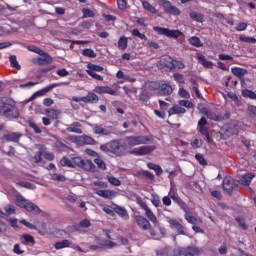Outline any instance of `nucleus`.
I'll return each instance as SVG.
<instances>
[{
	"label": "nucleus",
	"instance_id": "obj_1",
	"mask_svg": "<svg viewBox=\"0 0 256 256\" xmlns=\"http://www.w3.org/2000/svg\"><path fill=\"white\" fill-rule=\"evenodd\" d=\"M20 112L17 106V101L11 97H1L0 98V117L8 119V121H13L14 119H19Z\"/></svg>",
	"mask_w": 256,
	"mask_h": 256
},
{
	"label": "nucleus",
	"instance_id": "obj_2",
	"mask_svg": "<svg viewBox=\"0 0 256 256\" xmlns=\"http://www.w3.org/2000/svg\"><path fill=\"white\" fill-rule=\"evenodd\" d=\"M100 150L103 153L114 155V157H125L128 153L126 144L121 143L120 139H114L106 144L100 145Z\"/></svg>",
	"mask_w": 256,
	"mask_h": 256
},
{
	"label": "nucleus",
	"instance_id": "obj_3",
	"mask_svg": "<svg viewBox=\"0 0 256 256\" xmlns=\"http://www.w3.org/2000/svg\"><path fill=\"white\" fill-rule=\"evenodd\" d=\"M27 49L32 53L40 55V57L32 59L34 65H49L50 63H53V58L47 52L41 50L39 47L35 45H30L27 47Z\"/></svg>",
	"mask_w": 256,
	"mask_h": 256
},
{
	"label": "nucleus",
	"instance_id": "obj_4",
	"mask_svg": "<svg viewBox=\"0 0 256 256\" xmlns=\"http://www.w3.org/2000/svg\"><path fill=\"white\" fill-rule=\"evenodd\" d=\"M15 205L21 209H25L28 213H34V215H39L41 209L35 203L23 198V196H18L15 201Z\"/></svg>",
	"mask_w": 256,
	"mask_h": 256
},
{
	"label": "nucleus",
	"instance_id": "obj_5",
	"mask_svg": "<svg viewBox=\"0 0 256 256\" xmlns=\"http://www.w3.org/2000/svg\"><path fill=\"white\" fill-rule=\"evenodd\" d=\"M43 157L46 161H54L55 154L47 150V146L43 144L38 145V151L33 156V161L36 163H43Z\"/></svg>",
	"mask_w": 256,
	"mask_h": 256
},
{
	"label": "nucleus",
	"instance_id": "obj_6",
	"mask_svg": "<svg viewBox=\"0 0 256 256\" xmlns=\"http://www.w3.org/2000/svg\"><path fill=\"white\" fill-rule=\"evenodd\" d=\"M126 146L130 149L133 147H137L138 145H147L151 143L152 139L151 136H126L125 137Z\"/></svg>",
	"mask_w": 256,
	"mask_h": 256
},
{
	"label": "nucleus",
	"instance_id": "obj_7",
	"mask_svg": "<svg viewBox=\"0 0 256 256\" xmlns=\"http://www.w3.org/2000/svg\"><path fill=\"white\" fill-rule=\"evenodd\" d=\"M153 30L158 33V35H164L165 37H168L169 39H179L181 35H183V32L180 30H171L169 28H163L159 26H154Z\"/></svg>",
	"mask_w": 256,
	"mask_h": 256
},
{
	"label": "nucleus",
	"instance_id": "obj_8",
	"mask_svg": "<svg viewBox=\"0 0 256 256\" xmlns=\"http://www.w3.org/2000/svg\"><path fill=\"white\" fill-rule=\"evenodd\" d=\"M201 253H203V250H201L199 247L188 246L176 250L173 256H200Z\"/></svg>",
	"mask_w": 256,
	"mask_h": 256
},
{
	"label": "nucleus",
	"instance_id": "obj_9",
	"mask_svg": "<svg viewBox=\"0 0 256 256\" xmlns=\"http://www.w3.org/2000/svg\"><path fill=\"white\" fill-rule=\"evenodd\" d=\"M86 67V73L87 75H89V77H92V79H95L96 81H103V76L97 74L101 73V71L104 70L102 66L95 65L93 63H88Z\"/></svg>",
	"mask_w": 256,
	"mask_h": 256
},
{
	"label": "nucleus",
	"instance_id": "obj_10",
	"mask_svg": "<svg viewBox=\"0 0 256 256\" xmlns=\"http://www.w3.org/2000/svg\"><path fill=\"white\" fill-rule=\"evenodd\" d=\"M137 205H139V207L142 208L143 211H145V215L147 219L151 221V223H153L154 225H156V223H159V221L157 220V216L155 215V213H153V211L151 210V208H149L145 201H143L141 198H137Z\"/></svg>",
	"mask_w": 256,
	"mask_h": 256
},
{
	"label": "nucleus",
	"instance_id": "obj_11",
	"mask_svg": "<svg viewBox=\"0 0 256 256\" xmlns=\"http://www.w3.org/2000/svg\"><path fill=\"white\" fill-rule=\"evenodd\" d=\"M168 197L171 198L174 203H177L180 209L184 211V213H187V211H189V206H187V203H185V201H183V199L179 197V194H177V191L173 189V187L170 188L168 192Z\"/></svg>",
	"mask_w": 256,
	"mask_h": 256
},
{
	"label": "nucleus",
	"instance_id": "obj_12",
	"mask_svg": "<svg viewBox=\"0 0 256 256\" xmlns=\"http://www.w3.org/2000/svg\"><path fill=\"white\" fill-rule=\"evenodd\" d=\"M222 187L228 195H231L233 193V190L236 189V187H239V181L233 179L232 177L226 176L223 179Z\"/></svg>",
	"mask_w": 256,
	"mask_h": 256
},
{
	"label": "nucleus",
	"instance_id": "obj_13",
	"mask_svg": "<svg viewBox=\"0 0 256 256\" xmlns=\"http://www.w3.org/2000/svg\"><path fill=\"white\" fill-rule=\"evenodd\" d=\"M73 169L75 167H80V169H84L85 171H91V167H93V162L91 160H83L81 157L72 158Z\"/></svg>",
	"mask_w": 256,
	"mask_h": 256
},
{
	"label": "nucleus",
	"instance_id": "obj_14",
	"mask_svg": "<svg viewBox=\"0 0 256 256\" xmlns=\"http://www.w3.org/2000/svg\"><path fill=\"white\" fill-rule=\"evenodd\" d=\"M21 137H23L21 132H11L1 136L0 141H2V143H4V141H6V143H19Z\"/></svg>",
	"mask_w": 256,
	"mask_h": 256
},
{
	"label": "nucleus",
	"instance_id": "obj_15",
	"mask_svg": "<svg viewBox=\"0 0 256 256\" xmlns=\"http://www.w3.org/2000/svg\"><path fill=\"white\" fill-rule=\"evenodd\" d=\"M157 147L155 145L151 146H141L139 148H136L135 150L131 151L130 153L132 155H136V157H143L144 155H150V153H153Z\"/></svg>",
	"mask_w": 256,
	"mask_h": 256
},
{
	"label": "nucleus",
	"instance_id": "obj_16",
	"mask_svg": "<svg viewBox=\"0 0 256 256\" xmlns=\"http://www.w3.org/2000/svg\"><path fill=\"white\" fill-rule=\"evenodd\" d=\"M55 87H59V84L53 83V84H50V85L44 87V88L41 89V90L36 91V92L28 99V102H29V101H33L34 99H36V97H43V96L47 95V93H49V91H51L52 89H55Z\"/></svg>",
	"mask_w": 256,
	"mask_h": 256
},
{
	"label": "nucleus",
	"instance_id": "obj_17",
	"mask_svg": "<svg viewBox=\"0 0 256 256\" xmlns=\"http://www.w3.org/2000/svg\"><path fill=\"white\" fill-rule=\"evenodd\" d=\"M94 193L98 195L99 197H102L103 199H108L111 201V199H115L117 197L118 193L113 190H101L99 188L94 189Z\"/></svg>",
	"mask_w": 256,
	"mask_h": 256
},
{
	"label": "nucleus",
	"instance_id": "obj_18",
	"mask_svg": "<svg viewBox=\"0 0 256 256\" xmlns=\"http://www.w3.org/2000/svg\"><path fill=\"white\" fill-rule=\"evenodd\" d=\"M168 223L171 229H175L177 231L178 235H185V226L179 223L177 219H170L168 220Z\"/></svg>",
	"mask_w": 256,
	"mask_h": 256
},
{
	"label": "nucleus",
	"instance_id": "obj_19",
	"mask_svg": "<svg viewBox=\"0 0 256 256\" xmlns=\"http://www.w3.org/2000/svg\"><path fill=\"white\" fill-rule=\"evenodd\" d=\"M114 213H117L121 219H124V221H129V213L127 212V209L125 207L119 206L117 204H113Z\"/></svg>",
	"mask_w": 256,
	"mask_h": 256
},
{
	"label": "nucleus",
	"instance_id": "obj_20",
	"mask_svg": "<svg viewBox=\"0 0 256 256\" xmlns=\"http://www.w3.org/2000/svg\"><path fill=\"white\" fill-rule=\"evenodd\" d=\"M94 93H98V95H117V92H115V90L109 86H96L94 88Z\"/></svg>",
	"mask_w": 256,
	"mask_h": 256
},
{
	"label": "nucleus",
	"instance_id": "obj_21",
	"mask_svg": "<svg viewBox=\"0 0 256 256\" xmlns=\"http://www.w3.org/2000/svg\"><path fill=\"white\" fill-rule=\"evenodd\" d=\"M173 93V87L171 86V84H160V90L158 92V95H160V97H167L169 95H171Z\"/></svg>",
	"mask_w": 256,
	"mask_h": 256
},
{
	"label": "nucleus",
	"instance_id": "obj_22",
	"mask_svg": "<svg viewBox=\"0 0 256 256\" xmlns=\"http://www.w3.org/2000/svg\"><path fill=\"white\" fill-rule=\"evenodd\" d=\"M136 223L140 229L143 231H147L151 227V222L147 220V218L143 216H137L136 217Z\"/></svg>",
	"mask_w": 256,
	"mask_h": 256
},
{
	"label": "nucleus",
	"instance_id": "obj_23",
	"mask_svg": "<svg viewBox=\"0 0 256 256\" xmlns=\"http://www.w3.org/2000/svg\"><path fill=\"white\" fill-rule=\"evenodd\" d=\"M91 227V221L89 219H84L80 221L78 224L72 225V229L74 231H81V229H89Z\"/></svg>",
	"mask_w": 256,
	"mask_h": 256
},
{
	"label": "nucleus",
	"instance_id": "obj_24",
	"mask_svg": "<svg viewBox=\"0 0 256 256\" xmlns=\"http://www.w3.org/2000/svg\"><path fill=\"white\" fill-rule=\"evenodd\" d=\"M136 177H138V179H149V181L155 180V175L153 174V172H149L147 170L138 171L136 173Z\"/></svg>",
	"mask_w": 256,
	"mask_h": 256
},
{
	"label": "nucleus",
	"instance_id": "obj_25",
	"mask_svg": "<svg viewBox=\"0 0 256 256\" xmlns=\"http://www.w3.org/2000/svg\"><path fill=\"white\" fill-rule=\"evenodd\" d=\"M45 115L49 117V119H52L53 121H57L59 119V115H61V112L57 109H45Z\"/></svg>",
	"mask_w": 256,
	"mask_h": 256
},
{
	"label": "nucleus",
	"instance_id": "obj_26",
	"mask_svg": "<svg viewBox=\"0 0 256 256\" xmlns=\"http://www.w3.org/2000/svg\"><path fill=\"white\" fill-rule=\"evenodd\" d=\"M174 59L171 56H166L162 59V65L169 69L170 71H175V66L173 65Z\"/></svg>",
	"mask_w": 256,
	"mask_h": 256
},
{
	"label": "nucleus",
	"instance_id": "obj_27",
	"mask_svg": "<svg viewBox=\"0 0 256 256\" xmlns=\"http://www.w3.org/2000/svg\"><path fill=\"white\" fill-rule=\"evenodd\" d=\"M93 133H95V135H103L108 137L109 135H111L112 132L103 128L100 125H95L93 128Z\"/></svg>",
	"mask_w": 256,
	"mask_h": 256
},
{
	"label": "nucleus",
	"instance_id": "obj_28",
	"mask_svg": "<svg viewBox=\"0 0 256 256\" xmlns=\"http://www.w3.org/2000/svg\"><path fill=\"white\" fill-rule=\"evenodd\" d=\"M186 111L185 108L175 105L168 110V115L169 117H171V115H183Z\"/></svg>",
	"mask_w": 256,
	"mask_h": 256
},
{
	"label": "nucleus",
	"instance_id": "obj_29",
	"mask_svg": "<svg viewBox=\"0 0 256 256\" xmlns=\"http://www.w3.org/2000/svg\"><path fill=\"white\" fill-rule=\"evenodd\" d=\"M231 71L235 77H238L239 79H243L245 75H247V69L245 68L233 67L231 68Z\"/></svg>",
	"mask_w": 256,
	"mask_h": 256
},
{
	"label": "nucleus",
	"instance_id": "obj_30",
	"mask_svg": "<svg viewBox=\"0 0 256 256\" xmlns=\"http://www.w3.org/2000/svg\"><path fill=\"white\" fill-rule=\"evenodd\" d=\"M254 178H255V174L246 173V174L242 175L241 183H242V185L249 187L251 185V181H253Z\"/></svg>",
	"mask_w": 256,
	"mask_h": 256
},
{
	"label": "nucleus",
	"instance_id": "obj_31",
	"mask_svg": "<svg viewBox=\"0 0 256 256\" xmlns=\"http://www.w3.org/2000/svg\"><path fill=\"white\" fill-rule=\"evenodd\" d=\"M79 142L84 145H97V140L87 135L81 136Z\"/></svg>",
	"mask_w": 256,
	"mask_h": 256
},
{
	"label": "nucleus",
	"instance_id": "obj_32",
	"mask_svg": "<svg viewBox=\"0 0 256 256\" xmlns=\"http://www.w3.org/2000/svg\"><path fill=\"white\" fill-rule=\"evenodd\" d=\"M99 96L93 92H89L87 96H84L83 103H97Z\"/></svg>",
	"mask_w": 256,
	"mask_h": 256
},
{
	"label": "nucleus",
	"instance_id": "obj_33",
	"mask_svg": "<svg viewBox=\"0 0 256 256\" xmlns=\"http://www.w3.org/2000/svg\"><path fill=\"white\" fill-rule=\"evenodd\" d=\"M67 247H71V241L67 239L62 240L61 242H56L54 244V249H56L57 251H59V249H66Z\"/></svg>",
	"mask_w": 256,
	"mask_h": 256
},
{
	"label": "nucleus",
	"instance_id": "obj_34",
	"mask_svg": "<svg viewBox=\"0 0 256 256\" xmlns=\"http://www.w3.org/2000/svg\"><path fill=\"white\" fill-rule=\"evenodd\" d=\"M189 17L192 19V21H196L197 23H203L205 19L203 14L197 12H190Z\"/></svg>",
	"mask_w": 256,
	"mask_h": 256
},
{
	"label": "nucleus",
	"instance_id": "obj_35",
	"mask_svg": "<svg viewBox=\"0 0 256 256\" xmlns=\"http://www.w3.org/2000/svg\"><path fill=\"white\" fill-rule=\"evenodd\" d=\"M77 127H81V124L79 122H74L71 127L67 128V131L69 133H77L78 135H81V133H83V130H81V128H77Z\"/></svg>",
	"mask_w": 256,
	"mask_h": 256
},
{
	"label": "nucleus",
	"instance_id": "obj_36",
	"mask_svg": "<svg viewBox=\"0 0 256 256\" xmlns=\"http://www.w3.org/2000/svg\"><path fill=\"white\" fill-rule=\"evenodd\" d=\"M128 44H129V40H127V37L122 36L118 40V49L120 51H125V49H127Z\"/></svg>",
	"mask_w": 256,
	"mask_h": 256
},
{
	"label": "nucleus",
	"instance_id": "obj_37",
	"mask_svg": "<svg viewBox=\"0 0 256 256\" xmlns=\"http://www.w3.org/2000/svg\"><path fill=\"white\" fill-rule=\"evenodd\" d=\"M9 61H10V66L13 67V69H17V71H21V65H19V62L17 61V56L10 55Z\"/></svg>",
	"mask_w": 256,
	"mask_h": 256
},
{
	"label": "nucleus",
	"instance_id": "obj_38",
	"mask_svg": "<svg viewBox=\"0 0 256 256\" xmlns=\"http://www.w3.org/2000/svg\"><path fill=\"white\" fill-rule=\"evenodd\" d=\"M188 42L193 47H203V43H201V39L197 36H192L190 39H188Z\"/></svg>",
	"mask_w": 256,
	"mask_h": 256
},
{
	"label": "nucleus",
	"instance_id": "obj_39",
	"mask_svg": "<svg viewBox=\"0 0 256 256\" xmlns=\"http://www.w3.org/2000/svg\"><path fill=\"white\" fill-rule=\"evenodd\" d=\"M142 7L146 11H149V13H157V9H155V6L151 5L148 1L142 0Z\"/></svg>",
	"mask_w": 256,
	"mask_h": 256
},
{
	"label": "nucleus",
	"instance_id": "obj_40",
	"mask_svg": "<svg viewBox=\"0 0 256 256\" xmlns=\"http://www.w3.org/2000/svg\"><path fill=\"white\" fill-rule=\"evenodd\" d=\"M184 219H186V221L190 223V225H197L198 223L197 218L189 214V210L185 212Z\"/></svg>",
	"mask_w": 256,
	"mask_h": 256
},
{
	"label": "nucleus",
	"instance_id": "obj_41",
	"mask_svg": "<svg viewBox=\"0 0 256 256\" xmlns=\"http://www.w3.org/2000/svg\"><path fill=\"white\" fill-rule=\"evenodd\" d=\"M242 97L245 99H256V93L249 89L242 90Z\"/></svg>",
	"mask_w": 256,
	"mask_h": 256
},
{
	"label": "nucleus",
	"instance_id": "obj_42",
	"mask_svg": "<svg viewBox=\"0 0 256 256\" xmlns=\"http://www.w3.org/2000/svg\"><path fill=\"white\" fill-rule=\"evenodd\" d=\"M239 41H241L242 43H249L251 45H255L256 38L255 37H247L245 35H240Z\"/></svg>",
	"mask_w": 256,
	"mask_h": 256
},
{
	"label": "nucleus",
	"instance_id": "obj_43",
	"mask_svg": "<svg viewBox=\"0 0 256 256\" xmlns=\"http://www.w3.org/2000/svg\"><path fill=\"white\" fill-rule=\"evenodd\" d=\"M22 239H24V242H22L24 245H34L35 244V238L30 234H24L22 236Z\"/></svg>",
	"mask_w": 256,
	"mask_h": 256
},
{
	"label": "nucleus",
	"instance_id": "obj_44",
	"mask_svg": "<svg viewBox=\"0 0 256 256\" xmlns=\"http://www.w3.org/2000/svg\"><path fill=\"white\" fill-rule=\"evenodd\" d=\"M83 57H90V59H95L97 57V54L95 51L91 48H86L82 51Z\"/></svg>",
	"mask_w": 256,
	"mask_h": 256
},
{
	"label": "nucleus",
	"instance_id": "obj_45",
	"mask_svg": "<svg viewBox=\"0 0 256 256\" xmlns=\"http://www.w3.org/2000/svg\"><path fill=\"white\" fill-rule=\"evenodd\" d=\"M60 165L62 167H70L71 169H73L72 159L67 158V156L62 157V159L60 160Z\"/></svg>",
	"mask_w": 256,
	"mask_h": 256
},
{
	"label": "nucleus",
	"instance_id": "obj_46",
	"mask_svg": "<svg viewBox=\"0 0 256 256\" xmlns=\"http://www.w3.org/2000/svg\"><path fill=\"white\" fill-rule=\"evenodd\" d=\"M148 89L150 91H155L159 95V90L161 89V83L159 82H150Z\"/></svg>",
	"mask_w": 256,
	"mask_h": 256
},
{
	"label": "nucleus",
	"instance_id": "obj_47",
	"mask_svg": "<svg viewBox=\"0 0 256 256\" xmlns=\"http://www.w3.org/2000/svg\"><path fill=\"white\" fill-rule=\"evenodd\" d=\"M173 78L179 85H185V76H183V74L174 73Z\"/></svg>",
	"mask_w": 256,
	"mask_h": 256
},
{
	"label": "nucleus",
	"instance_id": "obj_48",
	"mask_svg": "<svg viewBox=\"0 0 256 256\" xmlns=\"http://www.w3.org/2000/svg\"><path fill=\"white\" fill-rule=\"evenodd\" d=\"M150 201L154 207H159V205H161V198L157 194H152Z\"/></svg>",
	"mask_w": 256,
	"mask_h": 256
},
{
	"label": "nucleus",
	"instance_id": "obj_49",
	"mask_svg": "<svg viewBox=\"0 0 256 256\" xmlns=\"http://www.w3.org/2000/svg\"><path fill=\"white\" fill-rule=\"evenodd\" d=\"M94 163L95 165H97L99 169H102V171H105V169H107V165L105 164V161H103V159L101 158H95Z\"/></svg>",
	"mask_w": 256,
	"mask_h": 256
},
{
	"label": "nucleus",
	"instance_id": "obj_50",
	"mask_svg": "<svg viewBox=\"0 0 256 256\" xmlns=\"http://www.w3.org/2000/svg\"><path fill=\"white\" fill-rule=\"evenodd\" d=\"M131 33H132L133 37H138L142 41H147V36L145 34L139 32V29H133Z\"/></svg>",
	"mask_w": 256,
	"mask_h": 256
},
{
	"label": "nucleus",
	"instance_id": "obj_51",
	"mask_svg": "<svg viewBox=\"0 0 256 256\" xmlns=\"http://www.w3.org/2000/svg\"><path fill=\"white\" fill-rule=\"evenodd\" d=\"M131 33H132L133 37H138L142 41H147V36L145 34L139 32V29H133Z\"/></svg>",
	"mask_w": 256,
	"mask_h": 256
},
{
	"label": "nucleus",
	"instance_id": "obj_52",
	"mask_svg": "<svg viewBox=\"0 0 256 256\" xmlns=\"http://www.w3.org/2000/svg\"><path fill=\"white\" fill-rule=\"evenodd\" d=\"M190 145L192 149H201V147H203V140H199L196 138L193 141H191Z\"/></svg>",
	"mask_w": 256,
	"mask_h": 256
},
{
	"label": "nucleus",
	"instance_id": "obj_53",
	"mask_svg": "<svg viewBox=\"0 0 256 256\" xmlns=\"http://www.w3.org/2000/svg\"><path fill=\"white\" fill-rule=\"evenodd\" d=\"M28 127L33 129L34 133H36L37 135H41V133H42L41 128H39V126H37V124L35 122L29 121Z\"/></svg>",
	"mask_w": 256,
	"mask_h": 256
},
{
	"label": "nucleus",
	"instance_id": "obj_54",
	"mask_svg": "<svg viewBox=\"0 0 256 256\" xmlns=\"http://www.w3.org/2000/svg\"><path fill=\"white\" fill-rule=\"evenodd\" d=\"M108 183H110V185H114V187H120L121 180H119V178H116L114 176H110L108 177Z\"/></svg>",
	"mask_w": 256,
	"mask_h": 256
},
{
	"label": "nucleus",
	"instance_id": "obj_55",
	"mask_svg": "<svg viewBox=\"0 0 256 256\" xmlns=\"http://www.w3.org/2000/svg\"><path fill=\"white\" fill-rule=\"evenodd\" d=\"M204 114L206 115L207 119H210V121H219V116H217L215 112L207 110Z\"/></svg>",
	"mask_w": 256,
	"mask_h": 256
},
{
	"label": "nucleus",
	"instance_id": "obj_56",
	"mask_svg": "<svg viewBox=\"0 0 256 256\" xmlns=\"http://www.w3.org/2000/svg\"><path fill=\"white\" fill-rule=\"evenodd\" d=\"M195 159L196 161H198L200 165H203V166L207 165V160H205V156H203V154L201 153L195 154Z\"/></svg>",
	"mask_w": 256,
	"mask_h": 256
},
{
	"label": "nucleus",
	"instance_id": "obj_57",
	"mask_svg": "<svg viewBox=\"0 0 256 256\" xmlns=\"http://www.w3.org/2000/svg\"><path fill=\"white\" fill-rule=\"evenodd\" d=\"M173 65H174V71L175 70L180 71L181 69H183L185 67V63H183V61H179L177 59H174Z\"/></svg>",
	"mask_w": 256,
	"mask_h": 256
},
{
	"label": "nucleus",
	"instance_id": "obj_58",
	"mask_svg": "<svg viewBox=\"0 0 256 256\" xmlns=\"http://www.w3.org/2000/svg\"><path fill=\"white\" fill-rule=\"evenodd\" d=\"M178 95H180L183 99H190L191 94L185 88H179Z\"/></svg>",
	"mask_w": 256,
	"mask_h": 256
},
{
	"label": "nucleus",
	"instance_id": "obj_59",
	"mask_svg": "<svg viewBox=\"0 0 256 256\" xmlns=\"http://www.w3.org/2000/svg\"><path fill=\"white\" fill-rule=\"evenodd\" d=\"M51 179H52L53 181H59V182L67 181V179L65 178L64 175L57 174V173L52 174V175H51Z\"/></svg>",
	"mask_w": 256,
	"mask_h": 256
},
{
	"label": "nucleus",
	"instance_id": "obj_60",
	"mask_svg": "<svg viewBox=\"0 0 256 256\" xmlns=\"http://www.w3.org/2000/svg\"><path fill=\"white\" fill-rule=\"evenodd\" d=\"M168 15H181V10L177 8L176 6L170 7V9L166 12Z\"/></svg>",
	"mask_w": 256,
	"mask_h": 256
},
{
	"label": "nucleus",
	"instance_id": "obj_61",
	"mask_svg": "<svg viewBox=\"0 0 256 256\" xmlns=\"http://www.w3.org/2000/svg\"><path fill=\"white\" fill-rule=\"evenodd\" d=\"M179 105H181V107H186L187 109H193L194 107L192 102L189 100H180Z\"/></svg>",
	"mask_w": 256,
	"mask_h": 256
},
{
	"label": "nucleus",
	"instance_id": "obj_62",
	"mask_svg": "<svg viewBox=\"0 0 256 256\" xmlns=\"http://www.w3.org/2000/svg\"><path fill=\"white\" fill-rule=\"evenodd\" d=\"M4 211H5L8 215H15V213H16L15 206H13V205H7V206H5Z\"/></svg>",
	"mask_w": 256,
	"mask_h": 256
},
{
	"label": "nucleus",
	"instance_id": "obj_63",
	"mask_svg": "<svg viewBox=\"0 0 256 256\" xmlns=\"http://www.w3.org/2000/svg\"><path fill=\"white\" fill-rule=\"evenodd\" d=\"M248 25L245 22H240L236 25L235 31H245L247 29Z\"/></svg>",
	"mask_w": 256,
	"mask_h": 256
},
{
	"label": "nucleus",
	"instance_id": "obj_64",
	"mask_svg": "<svg viewBox=\"0 0 256 256\" xmlns=\"http://www.w3.org/2000/svg\"><path fill=\"white\" fill-rule=\"evenodd\" d=\"M83 17H95V12H93L91 9L84 8L83 10Z\"/></svg>",
	"mask_w": 256,
	"mask_h": 256
}]
</instances>
